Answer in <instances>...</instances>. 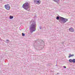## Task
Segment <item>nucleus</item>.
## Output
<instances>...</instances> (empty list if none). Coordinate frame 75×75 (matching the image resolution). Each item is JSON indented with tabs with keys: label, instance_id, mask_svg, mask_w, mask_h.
Listing matches in <instances>:
<instances>
[{
	"label": "nucleus",
	"instance_id": "obj_13",
	"mask_svg": "<svg viewBox=\"0 0 75 75\" xmlns=\"http://www.w3.org/2000/svg\"><path fill=\"white\" fill-rule=\"evenodd\" d=\"M69 61L70 62H72V59H70L69 60Z\"/></svg>",
	"mask_w": 75,
	"mask_h": 75
},
{
	"label": "nucleus",
	"instance_id": "obj_8",
	"mask_svg": "<svg viewBox=\"0 0 75 75\" xmlns=\"http://www.w3.org/2000/svg\"><path fill=\"white\" fill-rule=\"evenodd\" d=\"M54 2H56V3H58L59 0H53Z\"/></svg>",
	"mask_w": 75,
	"mask_h": 75
},
{
	"label": "nucleus",
	"instance_id": "obj_16",
	"mask_svg": "<svg viewBox=\"0 0 75 75\" xmlns=\"http://www.w3.org/2000/svg\"><path fill=\"white\" fill-rule=\"evenodd\" d=\"M41 27H42L41 26H40V27H39L40 29H41Z\"/></svg>",
	"mask_w": 75,
	"mask_h": 75
},
{
	"label": "nucleus",
	"instance_id": "obj_19",
	"mask_svg": "<svg viewBox=\"0 0 75 75\" xmlns=\"http://www.w3.org/2000/svg\"><path fill=\"white\" fill-rule=\"evenodd\" d=\"M59 74V73H57V74Z\"/></svg>",
	"mask_w": 75,
	"mask_h": 75
},
{
	"label": "nucleus",
	"instance_id": "obj_11",
	"mask_svg": "<svg viewBox=\"0 0 75 75\" xmlns=\"http://www.w3.org/2000/svg\"><path fill=\"white\" fill-rule=\"evenodd\" d=\"M72 62H73V63H75V59H72Z\"/></svg>",
	"mask_w": 75,
	"mask_h": 75
},
{
	"label": "nucleus",
	"instance_id": "obj_12",
	"mask_svg": "<svg viewBox=\"0 0 75 75\" xmlns=\"http://www.w3.org/2000/svg\"><path fill=\"white\" fill-rule=\"evenodd\" d=\"M9 18L10 19H12V18H13V16H10Z\"/></svg>",
	"mask_w": 75,
	"mask_h": 75
},
{
	"label": "nucleus",
	"instance_id": "obj_17",
	"mask_svg": "<svg viewBox=\"0 0 75 75\" xmlns=\"http://www.w3.org/2000/svg\"><path fill=\"white\" fill-rule=\"evenodd\" d=\"M56 66H57V67L58 65H56Z\"/></svg>",
	"mask_w": 75,
	"mask_h": 75
},
{
	"label": "nucleus",
	"instance_id": "obj_5",
	"mask_svg": "<svg viewBox=\"0 0 75 75\" xmlns=\"http://www.w3.org/2000/svg\"><path fill=\"white\" fill-rule=\"evenodd\" d=\"M40 0H35L34 1V3L36 4H40Z\"/></svg>",
	"mask_w": 75,
	"mask_h": 75
},
{
	"label": "nucleus",
	"instance_id": "obj_9",
	"mask_svg": "<svg viewBox=\"0 0 75 75\" xmlns=\"http://www.w3.org/2000/svg\"><path fill=\"white\" fill-rule=\"evenodd\" d=\"M74 54H70L69 56V58H70V57H74Z\"/></svg>",
	"mask_w": 75,
	"mask_h": 75
},
{
	"label": "nucleus",
	"instance_id": "obj_6",
	"mask_svg": "<svg viewBox=\"0 0 75 75\" xmlns=\"http://www.w3.org/2000/svg\"><path fill=\"white\" fill-rule=\"evenodd\" d=\"M69 30L70 31H71V32H74V29L72 28H69Z\"/></svg>",
	"mask_w": 75,
	"mask_h": 75
},
{
	"label": "nucleus",
	"instance_id": "obj_14",
	"mask_svg": "<svg viewBox=\"0 0 75 75\" xmlns=\"http://www.w3.org/2000/svg\"><path fill=\"white\" fill-rule=\"evenodd\" d=\"M22 36H25V34H24V33H22Z\"/></svg>",
	"mask_w": 75,
	"mask_h": 75
},
{
	"label": "nucleus",
	"instance_id": "obj_1",
	"mask_svg": "<svg viewBox=\"0 0 75 75\" xmlns=\"http://www.w3.org/2000/svg\"><path fill=\"white\" fill-rule=\"evenodd\" d=\"M30 23L31 25L29 26V29L30 30L31 33H33L34 31H35L36 30V22L32 20L30 22Z\"/></svg>",
	"mask_w": 75,
	"mask_h": 75
},
{
	"label": "nucleus",
	"instance_id": "obj_2",
	"mask_svg": "<svg viewBox=\"0 0 75 75\" xmlns=\"http://www.w3.org/2000/svg\"><path fill=\"white\" fill-rule=\"evenodd\" d=\"M56 19L57 20H59V21L61 23H66V21H68V19L64 18L61 16H57Z\"/></svg>",
	"mask_w": 75,
	"mask_h": 75
},
{
	"label": "nucleus",
	"instance_id": "obj_18",
	"mask_svg": "<svg viewBox=\"0 0 75 75\" xmlns=\"http://www.w3.org/2000/svg\"><path fill=\"white\" fill-rule=\"evenodd\" d=\"M1 1H2L3 0H0Z\"/></svg>",
	"mask_w": 75,
	"mask_h": 75
},
{
	"label": "nucleus",
	"instance_id": "obj_15",
	"mask_svg": "<svg viewBox=\"0 0 75 75\" xmlns=\"http://www.w3.org/2000/svg\"><path fill=\"white\" fill-rule=\"evenodd\" d=\"M63 67L64 68H66V67H65V66H64Z\"/></svg>",
	"mask_w": 75,
	"mask_h": 75
},
{
	"label": "nucleus",
	"instance_id": "obj_10",
	"mask_svg": "<svg viewBox=\"0 0 75 75\" xmlns=\"http://www.w3.org/2000/svg\"><path fill=\"white\" fill-rule=\"evenodd\" d=\"M6 42H6V43H7V44H8L9 42L10 41L8 40H6Z\"/></svg>",
	"mask_w": 75,
	"mask_h": 75
},
{
	"label": "nucleus",
	"instance_id": "obj_4",
	"mask_svg": "<svg viewBox=\"0 0 75 75\" xmlns=\"http://www.w3.org/2000/svg\"><path fill=\"white\" fill-rule=\"evenodd\" d=\"M5 7L6 10H10V6H9V5L8 4L5 5Z\"/></svg>",
	"mask_w": 75,
	"mask_h": 75
},
{
	"label": "nucleus",
	"instance_id": "obj_3",
	"mask_svg": "<svg viewBox=\"0 0 75 75\" xmlns=\"http://www.w3.org/2000/svg\"><path fill=\"white\" fill-rule=\"evenodd\" d=\"M23 7L25 10H27L29 8V4L27 2L25 3L23 5Z\"/></svg>",
	"mask_w": 75,
	"mask_h": 75
},
{
	"label": "nucleus",
	"instance_id": "obj_7",
	"mask_svg": "<svg viewBox=\"0 0 75 75\" xmlns=\"http://www.w3.org/2000/svg\"><path fill=\"white\" fill-rule=\"evenodd\" d=\"M44 41H42V40H40L39 41V43H40V44H42V43H44Z\"/></svg>",
	"mask_w": 75,
	"mask_h": 75
}]
</instances>
